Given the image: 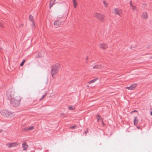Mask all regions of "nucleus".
I'll return each mask as SVG.
<instances>
[{
    "label": "nucleus",
    "instance_id": "13",
    "mask_svg": "<svg viewBox=\"0 0 152 152\" xmlns=\"http://www.w3.org/2000/svg\"><path fill=\"white\" fill-rule=\"evenodd\" d=\"M23 148V150L26 151L28 147V145L26 142L23 143L22 144Z\"/></svg>",
    "mask_w": 152,
    "mask_h": 152
},
{
    "label": "nucleus",
    "instance_id": "25",
    "mask_svg": "<svg viewBox=\"0 0 152 152\" xmlns=\"http://www.w3.org/2000/svg\"><path fill=\"white\" fill-rule=\"evenodd\" d=\"M26 60H23L22 63L20 64V66H23L24 63L25 62Z\"/></svg>",
    "mask_w": 152,
    "mask_h": 152
},
{
    "label": "nucleus",
    "instance_id": "9",
    "mask_svg": "<svg viewBox=\"0 0 152 152\" xmlns=\"http://www.w3.org/2000/svg\"><path fill=\"white\" fill-rule=\"evenodd\" d=\"M58 72V71L52 67L51 69V75L53 78H54L55 75Z\"/></svg>",
    "mask_w": 152,
    "mask_h": 152
},
{
    "label": "nucleus",
    "instance_id": "2",
    "mask_svg": "<svg viewBox=\"0 0 152 152\" xmlns=\"http://www.w3.org/2000/svg\"><path fill=\"white\" fill-rule=\"evenodd\" d=\"M93 15L94 17L101 22L103 21L105 18V16L100 13L95 12L94 13Z\"/></svg>",
    "mask_w": 152,
    "mask_h": 152
},
{
    "label": "nucleus",
    "instance_id": "10",
    "mask_svg": "<svg viewBox=\"0 0 152 152\" xmlns=\"http://www.w3.org/2000/svg\"><path fill=\"white\" fill-rule=\"evenodd\" d=\"M104 67V66L102 64L96 65L93 67V69H99L102 68Z\"/></svg>",
    "mask_w": 152,
    "mask_h": 152
},
{
    "label": "nucleus",
    "instance_id": "21",
    "mask_svg": "<svg viewBox=\"0 0 152 152\" xmlns=\"http://www.w3.org/2000/svg\"><path fill=\"white\" fill-rule=\"evenodd\" d=\"M97 79H98L97 78L94 79L88 82V83H89V84L93 83H94L95 82L96 80H97Z\"/></svg>",
    "mask_w": 152,
    "mask_h": 152
},
{
    "label": "nucleus",
    "instance_id": "18",
    "mask_svg": "<svg viewBox=\"0 0 152 152\" xmlns=\"http://www.w3.org/2000/svg\"><path fill=\"white\" fill-rule=\"evenodd\" d=\"M44 55V52H40L38 54V57L39 58H42V57H43Z\"/></svg>",
    "mask_w": 152,
    "mask_h": 152
},
{
    "label": "nucleus",
    "instance_id": "30",
    "mask_svg": "<svg viewBox=\"0 0 152 152\" xmlns=\"http://www.w3.org/2000/svg\"><path fill=\"white\" fill-rule=\"evenodd\" d=\"M76 126H72V127H71V128L72 129H74L75 128Z\"/></svg>",
    "mask_w": 152,
    "mask_h": 152
},
{
    "label": "nucleus",
    "instance_id": "31",
    "mask_svg": "<svg viewBox=\"0 0 152 152\" xmlns=\"http://www.w3.org/2000/svg\"><path fill=\"white\" fill-rule=\"evenodd\" d=\"M2 132V130L0 129V133L1 132Z\"/></svg>",
    "mask_w": 152,
    "mask_h": 152
},
{
    "label": "nucleus",
    "instance_id": "7",
    "mask_svg": "<svg viewBox=\"0 0 152 152\" xmlns=\"http://www.w3.org/2000/svg\"><path fill=\"white\" fill-rule=\"evenodd\" d=\"M98 46L100 48L103 49H106L108 48L107 45L104 43H100L99 44Z\"/></svg>",
    "mask_w": 152,
    "mask_h": 152
},
{
    "label": "nucleus",
    "instance_id": "15",
    "mask_svg": "<svg viewBox=\"0 0 152 152\" xmlns=\"http://www.w3.org/2000/svg\"><path fill=\"white\" fill-rule=\"evenodd\" d=\"M73 6L75 8H76L77 5V0H72Z\"/></svg>",
    "mask_w": 152,
    "mask_h": 152
},
{
    "label": "nucleus",
    "instance_id": "1",
    "mask_svg": "<svg viewBox=\"0 0 152 152\" xmlns=\"http://www.w3.org/2000/svg\"><path fill=\"white\" fill-rule=\"evenodd\" d=\"M21 97L16 94H12L11 95L10 102L14 106H18L20 103Z\"/></svg>",
    "mask_w": 152,
    "mask_h": 152
},
{
    "label": "nucleus",
    "instance_id": "34",
    "mask_svg": "<svg viewBox=\"0 0 152 152\" xmlns=\"http://www.w3.org/2000/svg\"><path fill=\"white\" fill-rule=\"evenodd\" d=\"M87 132H88V131H86V132H85V133H86H86H87Z\"/></svg>",
    "mask_w": 152,
    "mask_h": 152
},
{
    "label": "nucleus",
    "instance_id": "29",
    "mask_svg": "<svg viewBox=\"0 0 152 152\" xmlns=\"http://www.w3.org/2000/svg\"><path fill=\"white\" fill-rule=\"evenodd\" d=\"M135 112H137V110H134L133 111H132L131 112V113H132Z\"/></svg>",
    "mask_w": 152,
    "mask_h": 152
},
{
    "label": "nucleus",
    "instance_id": "12",
    "mask_svg": "<svg viewBox=\"0 0 152 152\" xmlns=\"http://www.w3.org/2000/svg\"><path fill=\"white\" fill-rule=\"evenodd\" d=\"M141 17L143 19H146L148 17V15L147 12H143L142 14Z\"/></svg>",
    "mask_w": 152,
    "mask_h": 152
},
{
    "label": "nucleus",
    "instance_id": "32",
    "mask_svg": "<svg viewBox=\"0 0 152 152\" xmlns=\"http://www.w3.org/2000/svg\"><path fill=\"white\" fill-rule=\"evenodd\" d=\"M137 128L138 129H140V127L139 126H137Z\"/></svg>",
    "mask_w": 152,
    "mask_h": 152
},
{
    "label": "nucleus",
    "instance_id": "5",
    "mask_svg": "<svg viewBox=\"0 0 152 152\" xmlns=\"http://www.w3.org/2000/svg\"><path fill=\"white\" fill-rule=\"evenodd\" d=\"M8 111L6 110H1L0 112L1 114L3 116L7 117Z\"/></svg>",
    "mask_w": 152,
    "mask_h": 152
},
{
    "label": "nucleus",
    "instance_id": "14",
    "mask_svg": "<svg viewBox=\"0 0 152 152\" xmlns=\"http://www.w3.org/2000/svg\"><path fill=\"white\" fill-rule=\"evenodd\" d=\"M61 22L60 20H56L54 23V25L56 26H59L61 25Z\"/></svg>",
    "mask_w": 152,
    "mask_h": 152
},
{
    "label": "nucleus",
    "instance_id": "28",
    "mask_svg": "<svg viewBox=\"0 0 152 152\" xmlns=\"http://www.w3.org/2000/svg\"><path fill=\"white\" fill-rule=\"evenodd\" d=\"M100 119H101V118L100 117V116L99 115H98V121Z\"/></svg>",
    "mask_w": 152,
    "mask_h": 152
},
{
    "label": "nucleus",
    "instance_id": "20",
    "mask_svg": "<svg viewBox=\"0 0 152 152\" xmlns=\"http://www.w3.org/2000/svg\"><path fill=\"white\" fill-rule=\"evenodd\" d=\"M55 2V0H51L50 2V8L51 7L53 6V5L54 4V2Z\"/></svg>",
    "mask_w": 152,
    "mask_h": 152
},
{
    "label": "nucleus",
    "instance_id": "24",
    "mask_svg": "<svg viewBox=\"0 0 152 152\" xmlns=\"http://www.w3.org/2000/svg\"><path fill=\"white\" fill-rule=\"evenodd\" d=\"M103 3L105 7H107L108 6V4L105 1H103Z\"/></svg>",
    "mask_w": 152,
    "mask_h": 152
},
{
    "label": "nucleus",
    "instance_id": "35",
    "mask_svg": "<svg viewBox=\"0 0 152 152\" xmlns=\"http://www.w3.org/2000/svg\"><path fill=\"white\" fill-rule=\"evenodd\" d=\"M61 115H64V114H61Z\"/></svg>",
    "mask_w": 152,
    "mask_h": 152
},
{
    "label": "nucleus",
    "instance_id": "33",
    "mask_svg": "<svg viewBox=\"0 0 152 152\" xmlns=\"http://www.w3.org/2000/svg\"><path fill=\"white\" fill-rule=\"evenodd\" d=\"M150 114L151 115H152V112H151Z\"/></svg>",
    "mask_w": 152,
    "mask_h": 152
},
{
    "label": "nucleus",
    "instance_id": "19",
    "mask_svg": "<svg viewBox=\"0 0 152 152\" xmlns=\"http://www.w3.org/2000/svg\"><path fill=\"white\" fill-rule=\"evenodd\" d=\"M33 16L31 15H30L29 16V19L31 21H32L33 22V25H34L35 23L33 21Z\"/></svg>",
    "mask_w": 152,
    "mask_h": 152
},
{
    "label": "nucleus",
    "instance_id": "17",
    "mask_svg": "<svg viewBox=\"0 0 152 152\" xmlns=\"http://www.w3.org/2000/svg\"><path fill=\"white\" fill-rule=\"evenodd\" d=\"M134 123L135 125H136L138 123V120L137 119V117H134Z\"/></svg>",
    "mask_w": 152,
    "mask_h": 152
},
{
    "label": "nucleus",
    "instance_id": "22",
    "mask_svg": "<svg viewBox=\"0 0 152 152\" xmlns=\"http://www.w3.org/2000/svg\"><path fill=\"white\" fill-rule=\"evenodd\" d=\"M75 109L74 107L72 106H70L68 107V109L70 110H74Z\"/></svg>",
    "mask_w": 152,
    "mask_h": 152
},
{
    "label": "nucleus",
    "instance_id": "11",
    "mask_svg": "<svg viewBox=\"0 0 152 152\" xmlns=\"http://www.w3.org/2000/svg\"><path fill=\"white\" fill-rule=\"evenodd\" d=\"M15 115V114L14 113L9 111H8L7 118H12Z\"/></svg>",
    "mask_w": 152,
    "mask_h": 152
},
{
    "label": "nucleus",
    "instance_id": "3",
    "mask_svg": "<svg viewBox=\"0 0 152 152\" xmlns=\"http://www.w3.org/2000/svg\"><path fill=\"white\" fill-rule=\"evenodd\" d=\"M113 12L116 15L121 16L122 14V10L120 9L115 8L113 9Z\"/></svg>",
    "mask_w": 152,
    "mask_h": 152
},
{
    "label": "nucleus",
    "instance_id": "26",
    "mask_svg": "<svg viewBox=\"0 0 152 152\" xmlns=\"http://www.w3.org/2000/svg\"><path fill=\"white\" fill-rule=\"evenodd\" d=\"M0 27L3 28H4V26L3 25V24L1 22H0Z\"/></svg>",
    "mask_w": 152,
    "mask_h": 152
},
{
    "label": "nucleus",
    "instance_id": "23",
    "mask_svg": "<svg viewBox=\"0 0 152 152\" xmlns=\"http://www.w3.org/2000/svg\"><path fill=\"white\" fill-rule=\"evenodd\" d=\"M34 129V126H30L26 128L27 130H31L33 129Z\"/></svg>",
    "mask_w": 152,
    "mask_h": 152
},
{
    "label": "nucleus",
    "instance_id": "6",
    "mask_svg": "<svg viewBox=\"0 0 152 152\" xmlns=\"http://www.w3.org/2000/svg\"><path fill=\"white\" fill-rule=\"evenodd\" d=\"M137 86V84L134 83L132 84L129 87H126V89L129 90H134L135 89Z\"/></svg>",
    "mask_w": 152,
    "mask_h": 152
},
{
    "label": "nucleus",
    "instance_id": "16",
    "mask_svg": "<svg viewBox=\"0 0 152 152\" xmlns=\"http://www.w3.org/2000/svg\"><path fill=\"white\" fill-rule=\"evenodd\" d=\"M130 6L133 10L134 11H135L136 10L137 8L135 6L133 5L131 2L130 4Z\"/></svg>",
    "mask_w": 152,
    "mask_h": 152
},
{
    "label": "nucleus",
    "instance_id": "8",
    "mask_svg": "<svg viewBox=\"0 0 152 152\" xmlns=\"http://www.w3.org/2000/svg\"><path fill=\"white\" fill-rule=\"evenodd\" d=\"M60 67V65L59 63H57L53 65L52 67L58 71Z\"/></svg>",
    "mask_w": 152,
    "mask_h": 152
},
{
    "label": "nucleus",
    "instance_id": "4",
    "mask_svg": "<svg viewBox=\"0 0 152 152\" xmlns=\"http://www.w3.org/2000/svg\"><path fill=\"white\" fill-rule=\"evenodd\" d=\"M18 145V144L17 142L6 144V145L8 146L9 148L17 147Z\"/></svg>",
    "mask_w": 152,
    "mask_h": 152
},
{
    "label": "nucleus",
    "instance_id": "27",
    "mask_svg": "<svg viewBox=\"0 0 152 152\" xmlns=\"http://www.w3.org/2000/svg\"><path fill=\"white\" fill-rule=\"evenodd\" d=\"M45 96H46V95H43L42 96V97L41 99L40 100H42L45 97Z\"/></svg>",
    "mask_w": 152,
    "mask_h": 152
}]
</instances>
